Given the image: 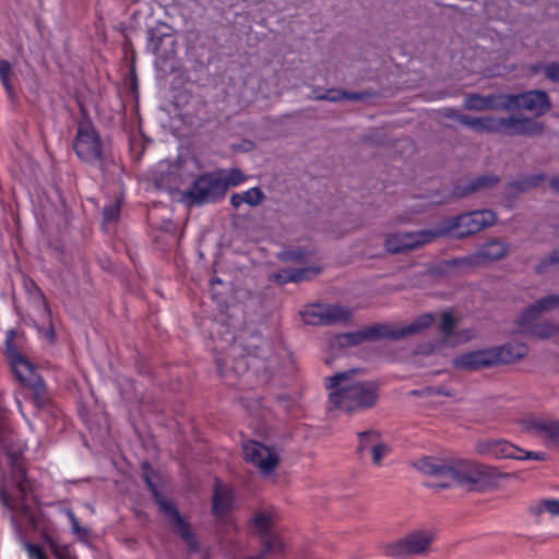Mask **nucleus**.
<instances>
[{
	"label": "nucleus",
	"instance_id": "obj_1",
	"mask_svg": "<svg viewBox=\"0 0 559 559\" xmlns=\"http://www.w3.org/2000/svg\"><path fill=\"white\" fill-rule=\"evenodd\" d=\"M324 386L330 407L348 415L373 408L380 399L381 383L364 378L358 368L328 377Z\"/></svg>",
	"mask_w": 559,
	"mask_h": 559
},
{
	"label": "nucleus",
	"instance_id": "obj_2",
	"mask_svg": "<svg viewBox=\"0 0 559 559\" xmlns=\"http://www.w3.org/2000/svg\"><path fill=\"white\" fill-rule=\"evenodd\" d=\"M465 127L480 133H492L504 136H539L545 132V123L522 115L497 116H467Z\"/></svg>",
	"mask_w": 559,
	"mask_h": 559
},
{
	"label": "nucleus",
	"instance_id": "obj_3",
	"mask_svg": "<svg viewBox=\"0 0 559 559\" xmlns=\"http://www.w3.org/2000/svg\"><path fill=\"white\" fill-rule=\"evenodd\" d=\"M515 477L514 473L476 461L453 463L452 479L471 491L498 488L503 481Z\"/></svg>",
	"mask_w": 559,
	"mask_h": 559
},
{
	"label": "nucleus",
	"instance_id": "obj_4",
	"mask_svg": "<svg viewBox=\"0 0 559 559\" xmlns=\"http://www.w3.org/2000/svg\"><path fill=\"white\" fill-rule=\"evenodd\" d=\"M497 223V214L491 210H477L442 219L447 236L464 239L474 236Z\"/></svg>",
	"mask_w": 559,
	"mask_h": 559
},
{
	"label": "nucleus",
	"instance_id": "obj_5",
	"mask_svg": "<svg viewBox=\"0 0 559 559\" xmlns=\"http://www.w3.org/2000/svg\"><path fill=\"white\" fill-rule=\"evenodd\" d=\"M436 533L431 530H414L384 546L385 555L392 558L426 557L432 548Z\"/></svg>",
	"mask_w": 559,
	"mask_h": 559
},
{
	"label": "nucleus",
	"instance_id": "obj_6",
	"mask_svg": "<svg viewBox=\"0 0 559 559\" xmlns=\"http://www.w3.org/2000/svg\"><path fill=\"white\" fill-rule=\"evenodd\" d=\"M82 119L78 124V133L73 142V148L78 157L85 163L102 160L103 143L98 132L87 117L85 107L80 104Z\"/></svg>",
	"mask_w": 559,
	"mask_h": 559
},
{
	"label": "nucleus",
	"instance_id": "obj_7",
	"mask_svg": "<svg viewBox=\"0 0 559 559\" xmlns=\"http://www.w3.org/2000/svg\"><path fill=\"white\" fill-rule=\"evenodd\" d=\"M510 253V245L501 238H490L481 243L473 253L456 260V265L475 269L488 266L506 259Z\"/></svg>",
	"mask_w": 559,
	"mask_h": 559
},
{
	"label": "nucleus",
	"instance_id": "obj_8",
	"mask_svg": "<svg viewBox=\"0 0 559 559\" xmlns=\"http://www.w3.org/2000/svg\"><path fill=\"white\" fill-rule=\"evenodd\" d=\"M246 462L252 464L263 476L275 473L281 463V455L276 448L265 445L255 440H248L242 444Z\"/></svg>",
	"mask_w": 559,
	"mask_h": 559
},
{
	"label": "nucleus",
	"instance_id": "obj_9",
	"mask_svg": "<svg viewBox=\"0 0 559 559\" xmlns=\"http://www.w3.org/2000/svg\"><path fill=\"white\" fill-rule=\"evenodd\" d=\"M506 111L524 109L543 116L551 109V103L545 91L534 90L520 94H506Z\"/></svg>",
	"mask_w": 559,
	"mask_h": 559
},
{
	"label": "nucleus",
	"instance_id": "obj_10",
	"mask_svg": "<svg viewBox=\"0 0 559 559\" xmlns=\"http://www.w3.org/2000/svg\"><path fill=\"white\" fill-rule=\"evenodd\" d=\"M477 451L483 455H492L496 459L536 460L545 461L546 455L540 452L524 451L504 440H486L479 442Z\"/></svg>",
	"mask_w": 559,
	"mask_h": 559
},
{
	"label": "nucleus",
	"instance_id": "obj_11",
	"mask_svg": "<svg viewBox=\"0 0 559 559\" xmlns=\"http://www.w3.org/2000/svg\"><path fill=\"white\" fill-rule=\"evenodd\" d=\"M225 194L224 186L218 174H210L195 180L187 195L193 200L192 203L202 204L212 202Z\"/></svg>",
	"mask_w": 559,
	"mask_h": 559
},
{
	"label": "nucleus",
	"instance_id": "obj_12",
	"mask_svg": "<svg viewBox=\"0 0 559 559\" xmlns=\"http://www.w3.org/2000/svg\"><path fill=\"white\" fill-rule=\"evenodd\" d=\"M489 350L493 366L515 364L528 355V347L522 342H508Z\"/></svg>",
	"mask_w": 559,
	"mask_h": 559
},
{
	"label": "nucleus",
	"instance_id": "obj_13",
	"mask_svg": "<svg viewBox=\"0 0 559 559\" xmlns=\"http://www.w3.org/2000/svg\"><path fill=\"white\" fill-rule=\"evenodd\" d=\"M506 94L467 93L464 95L463 108L468 111L506 110Z\"/></svg>",
	"mask_w": 559,
	"mask_h": 559
},
{
	"label": "nucleus",
	"instance_id": "obj_14",
	"mask_svg": "<svg viewBox=\"0 0 559 559\" xmlns=\"http://www.w3.org/2000/svg\"><path fill=\"white\" fill-rule=\"evenodd\" d=\"M452 367L462 371H476L493 367L489 348L461 354L452 360Z\"/></svg>",
	"mask_w": 559,
	"mask_h": 559
},
{
	"label": "nucleus",
	"instance_id": "obj_15",
	"mask_svg": "<svg viewBox=\"0 0 559 559\" xmlns=\"http://www.w3.org/2000/svg\"><path fill=\"white\" fill-rule=\"evenodd\" d=\"M559 308V294L546 296L528 306L516 319V324L527 325L536 321L543 313Z\"/></svg>",
	"mask_w": 559,
	"mask_h": 559
},
{
	"label": "nucleus",
	"instance_id": "obj_16",
	"mask_svg": "<svg viewBox=\"0 0 559 559\" xmlns=\"http://www.w3.org/2000/svg\"><path fill=\"white\" fill-rule=\"evenodd\" d=\"M142 468H143L144 479H145L148 488L151 489V491L159 507V510L163 513H165L167 516H169V520L171 521V523H174L175 521H177V518H181L180 513L178 512V510L171 502L166 501L162 497V493L158 491V489L154 483V479L157 478V475L152 469L150 464L147 462H143Z\"/></svg>",
	"mask_w": 559,
	"mask_h": 559
},
{
	"label": "nucleus",
	"instance_id": "obj_17",
	"mask_svg": "<svg viewBox=\"0 0 559 559\" xmlns=\"http://www.w3.org/2000/svg\"><path fill=\"white\" fill-rule=\"evenodd\" d=\"M10 364L15 377L23 385L36 388L40 384L33 364L22 354H14V359Z\"/></svg>",
	"mask_w": 559,
	"mask_h": 559
},
{
	"label": "nucleus",
	"instance_id": "obj_18",
	"mask_svg": "<svg viewBox=\"0 0 559 559\" xmlns=\"http://www.w3.org/2000/svg\"><path fill=\"white\" fill-rule=\"evenodd\" d=\"M234 507V496L231 490L223 485L218 479L215 480L214 492L212 497V513L218 519L226 516Z\"/></svg>",
	"mask_w": 559,
	"mask_h": 559
},
{
	"label": "nucleus",
	"instance_id": "obj_19",
	"mask_svg": "<svg viewBox=\"0 0 559 559\" xmlns=\"http://www.w3.org/2000/svg\"><path fill=\"white\" fill-rule=\"evenodd\" d=\"M525 428L552 442L559 443V421L539 417L524 420Z\"/></svg>",
	"mask_w": 559,
	"mask_h": 559
},
{
	"label": "nucleus",
	"instance_id": "obj_20",
	"mask_svg": "<svg viewBox=\"0 0 559 559\" xmlns=\"http://www.w3.org/2000/svg\"><path fill=\"white\" fill-rule=\"evenodd\" d=\"M276 521V512L272 508H259L252 512L250 525L253 533L260 537L272 533Z\"/></svg>",
	"mask_w": 559,
	"mask_h": 559
},
{
	"label": "nucleus",
	"instance_id": "obj_21",
	"mask_svg": "<svg viewBox=\"0 0 559 559\" xmlns=\"http://www.w3.org/2000/svg\"><path fill=\"white\" fill-rule=\"evenodd\" d=\"M416 466L426 476L452 479L453 463L449 464L442 460L425 457L419 460Z\"/></svg>",
	"mask_w": 559,
	"mask_h": 559
},
{
	"label": "nucleus",
	"instance_id": "obj_22",
	"mask_svg": "<svg viewBox=\"0 0 559 559\" xmlns=\"http://www.w3.org/2000/svg\"><path fill=\"white\" fill-rule=\"evenodd\" d=\"M519 333L526 334L536 338L546 340L559 336V324L550 321H543L535 323L531 321L527 325L516 324Z\"/></svg>",
	"mask_w": 559,
	"mask_h": 559
},
{
	"label": "nucleus",
	"instance_id": "obj_23",
	"mask_svg": "<svg viewBox=\"0 0 559 559\" xmlns=\"http://www.w3.org/2000/svg\"><path fill=\"white\" fill-rule=\"evenodd\" d=\"M383 245L390 254H403L414 251L409 231L390 233L385 236Z\"/></svg>",
	"mask_w": 559,
	"mask_h": 559
},
{
	"label": "nucleus",
	"instance_id": "obj_24",
	"mask_svg": "<svg viewBox=\"0 0 559 559\" xmlns=\"http://www.w3.org/2000/svg\"><path fill=\"white\" fill-rule=\"evenodd\" d=\"M369 342L379 340L400 341L403 340L401 325L388 324V323H376L366 326Z\"/></svg>",
	"mask_w": 559,
	"mask_h": 559
},
{
	"label": "nucleus",
	"instance_id": "obj_25",
	"mask_svg": "<svg viewBox=\"0 0 559 559\" xmlns=\"http://www.w3.org/2000/svg\"><path fill=\"white\" fill-rule=\"evenodd\" d=\"M409 235L414 251L433 242L439 238L445 237L442 221H440L435 228L411 230Z\"/></svg>",
	"mask_w": 559,
	"mask_h": 559
},
{
	"label": "nucleus",
	"instance_id": "obj_26",
	"mask_svg": "<svg viewBox=\"0 0 559 559\" xmlns=\"http://www.w3.org/2000/svg\"><path fill=\"white\" fill-rule=\"evenodd\" d=\"M261 543L260 555L266 559L270 555H282L285 552L286 544L282 535L277 532L267 533L259 537Z\"/></svg>",
	"mask_w": 559,
	"mask_h": 559
},
{
	"label": "nucleus",
	"instance_id": "obj_27",
	"mask_svg": "<svg viewBox=\"0 0 559 559\" xmlns=\"http://www.w3.org/2000/svg\"><path fill=\"white\" fill-rule=\"evenodd\" d=\"M328 325L347 324L353 319L352 308L338 304H325Z\"/></svg>",
	"mask_w": 559,
	"mask_h": 559
},
{
	"label": "nucleus",
	"instance_id": "obj_28",
	"mask_svg": "<svg viewBox=\"0 0 559 559\" xmlns=\"http://www.w3.org/2000/svg\"><path fill=\"white\" fill-rule=\"evenodd\" d=\"M435 321L436 318L432 313H424L414 319L411 323L401 325V334L403 338L419 334L430 328Z\"/></svg>",
	"mask_w": 559,
	"mask_h": 559
},
{
	"label": "nucleus",
	"instance_id": "obj_29",
	"mask_svg": "<svg viewBox=\"0 0 559 559\" xmlns=\"http://www.w3.org/2000/svg\"><path fill=\"white\" fill-rule=\"evenodd\" d=\"M302 320L311 325H328L325 304H313L301 311Z\"/></svg>",
	"mask_w": 559,
	"mask_h": 559
},
{
	"label": "nucleus",
	"instance_id": "obj_30",
	"mask_svg": "<svg viewBox=\"0 0 559 559\" xmlns=\"http://www.w3.org/2000/svg\"><path fill=\"white\" fill-rule=\"evenodd\" d=\"M367 438L371 439L370 452L372 454V461L376 465H379L383 455L388 452V447L380 441V435L374 430L359 433V439L366 440Z\"/></svg>",
	"mask_w": 559,
	"mask_h": 559
},
{
	"label": "nucleus",
	"instance_id": "obj_31",
	"mask_svg": "<svg viewBox=\"0 0 559 559\" xmlns=\"http://www.w3.org/2000/svg\"><path fill=\"white\" fill-rule=\"evenodd\" d=\"M10 459H11V464H12V468H13L16 489L20 492L21 500H24L25 496L27 495V492L29 490V484L26 479L25 472H24L22 465L20 464L19 456L13 455V456H10Z\"/></svg>",
	"mask_w": 559,
	"mask_h": 559
},
{
	"label": "nucleus",
	"instance_id": "obj_32",
	"mask_svg": "<svg viewBox=\"0 0 559 559\" xmlns=\"http://www.w3.org/2000/svg\"><path fill=\"white\" fill-rule=\"evenodd\" d=\"M500 182V178L493 174H487L473 179L465 188V194L480 190L491 189Z\"/></svg>",
	"mask_w": 559,
	"mask_h": 559
},
{
	"label": "nucleus",
	"instance_id": "obj_33",
	"mask_svg": "<svg viewBox=\"0 0 559 559\" xmlns=\"http://www.w3.org/2000/svg\"><path fill=\"white\" fill-rule=\"evenodd\" d=\"M160 2V9H164L165 19L160 20V23L166 25L168 28H173V23L181 16V10L176 0H158Z\"/></svg>",
	"mask_w": 559,
	"mask_h": 559
},
{
	"label": "nucleus",
	"instance_id": "obj_34",
	"mask_svg": "<svg viewBox=\"0 0 559 559\" xmlns=\"http://www.w3.org/2000/svg\"><path fill=\"white\" fill-rule=\"evenodd\" d=\"M336 341L341 346H356L369 342L367 329L340 334Z\"/></svg>",
	"mask_w": 559,
	"mask_h": 559
},
{
	"label": "nucleus",
	"instance_id": "obj_35",
	"mask_svg": "<svg viewBox=\"0 0 559 559\" xmlns=\"http://www.w3.org/2000/svg\"><path fill=\"white\" fill-rule=\"evenodd\" d=\"M173 524L176 528L177 534L185 540V543L191 549H197L198 543L189 524H187L182 518H177V521H175Z\"/></svg>",
	"mask_w": 559,
	"mask_h": 559
},
{
	"label": "nucleus",
	"instance_id": "obj_36",
	"mask_svg": "<svg viewBox=\"0 0 559 559\" xmlns=\"http://www.w3.org/2000/svg\"><path fill=\"white\" fill-rule=\"evenodd\" d=\"M221 182L224 186V191L226 192L229 187H235L246 180V176L238 168H233L227 173H217Z\"/></svg>",
	"mask_w": 559,
	"mask_h": 559
},
{
	"label": "nucleus",
	"instance_id": "obj_37",
	"mask_svg": "<svg viewBox=\"0 0 559 559\" xmlns=\"http://www.w3.org/2000/svg\"><path fill=\"white\" fill-rule=\"evenodd\" d=\"M457 324L459 318H456L452 312L444 311L441 313L439 330L445 337H450L452 335Z\"/></svg>",
	"mask_w": 559,
	"mask_h": 559
},
{
	"label": "nucleus",
	"instance_id": "obj_38",
	"mask_svg": "<svg viewBox=\"0 0 559 559\" xmlns=\"http://www.w3.org/2000/svg\"><path fill=\"white\" fill-rule=\"evenodd\" d=\"M545 179H546L545 174L531 175V176L523 177L521 179V181H519V182L512 183L511 187L523 192V191H527L530 189L536 188Z\"/></svg>",
	"mask_w": 559,
	"mask_h": 559
},
{
	"label": "nucleus",
	"instance_id": "obj_39",
	"mask_svg": "<svg viewBox=\"0 0 559 559\" xmlns=\"http://www.w3.org/2000/svg\"><path fill=\"white\" fill-rule=\"evenodd\" d=\"M318 274L320 269L317 267H304L298 270H287L283 272L284 282H301L308 278V274Z\"/></svg>",
	"mask_w": 559,
	"mask_h": 559
},
{
	"label": "nucleus",
	"instance_id": "obj_40",
	"mask_svg": "<svg viewBox=\"0 0 559 559\" xmlns=\"http://www.w3.org/2000/svg\"><path fill=\"white\" fill-rule=\"evenodd\" d=\"M552 265L559 266V248L549 252L546 257H544L535 266V272L537 274H542L548 270V267Z\"/></svg>",
	"mask_w": 559,
	"mask_h": 559
},
{
	"label": "nucleus",
	"instance_id": "obj_41",
	"mask_svg": "<svg viewBox=\"0 0 559 559\" xmlns=\"http://www.w3.org/2000/svg\"><path fill=\"white\" fill-rule=\"evenodd\" d=\"M243 194L245 203L249 204L250 206H257L263 202L265 199L264 193L262 190L258 187L251 188L247 190Z\"/></svg>",
	"mask_w": 559,
	"mask_h": 559
},
{
	"label": "nucleus",
	"instance_id": "obj_42",
	"mask_svg": "<svg viewBox=\"0 0 559 559\" xmlns=\"http://www.w3.org/2000/svg\"><path fill=\"white\" fill-rule=\"evenodd\" d=\"M548 512L554 516L559 518V500L556 499H545L542 500L536 507V513L540 514L542 512Z\"/></svg>",
	"mask_w": 559,
	"mask_h": 559
},
{
	"label": "nucleus",
	"instance_id": "obj_43",
	"mask_svg": "<svg viewBox=\"0 0 559 559\" xmlns=\"http://www.w3.org/2000/svg\"><path fill=\"white\" fill-rule=\"evenodd\" d=\"M438 114L440 116H442L443 118H445V119L456 120L462 126L465 127V121L467 120V115H464V114L460 112V110H457L455 108H451V107L443 108V109H440L438 111Z\"/></svg>",
	"mask_w": 559,
	"mask_h": 559
},
{
	"label": "nucleus",
	"instance_id": "obj_44",
	"mask_svg": "<svg viewBox=\"0 0 559 559\" xmlns=\"http://www.w3.org/2000/svg\"><path fill=\"white\" fill-rule=\"evenodd\" d=\"M346 92L341 88H330L325 94L316 95L317 100L340 102L344 99Z\"/></svg>",
	"mask_w": 559,
	"mask_h": 559
},
{
	"label": "nucleus",
	"instance_id": "obj_45",
	"mask_svg": "<svg viewBox=\"0 0 559 559\" xmlns=\"http://www.w3.org/2000/svg\"><path fill=\"white\" fill-rule=\"evenodd\" d=\"M119 213H120V201L117 200L114 204L107 206L104 210L105 223L116 222L119 217Z\"/></svg>",
	"mask_w": 559,
	"mask_h": 559
},
{
	"label": "nucleus",
	"instance_id": "obj_46",
	"mask_svg": "<svg viewBox=\"0 0 559 559\" xmlns=\"http://www.w3.org/2000/svg\"><path fill=\"white\" fill-rule=\"evenodd\" d=\"M10 74H11V64L5 60H0V76L3 85L5 86L8 92H12V86L10 83Z\"/></svg>",
	"mask_w": 559,
	"mask_h": 559
},
{
	"label": "nucleus",
	"instance_id": "obj_47",
	"mask_svg": "<svg viewBox=\"0 0 559 559\" xmlns=\"http://www.w3.org/2000/svg\"><path fill=\"white\" fill-rule=\"evenodd\" d=\"M545 76L554 83H559V62H550L543 68Z\"/></svg>",
	"mask_w": 559,
	"mask_h": 559
},
{
	"label": "nucleus",
	"instance_id": "obj_48",
	"mask_svg": "<svg viewBox=\"0 0 559 559\" xmlns=\"http://www.w3.org/2000/svg\"><path fill=\"white\" fill-rule=\"evenodd\" d=\"M68 514L70 516L74 534H76L81 540H84V542L87 540V538L90 536L88 530L80 526L76 518L74 516V514L71 511H69Z\"/></svg>",
	"mask_w": 559,
	"mask_h": 559
},
{
	"label": "nucleus",
	"instance_id": "obj_49",
	"mask_svg": "<svg viewBox=\"0 0 559 559\" xmlns=\"http://www.w3.org/2000/svg\"><path fill=\"white\" fill-rule=\"evenodd\" d=\"M15 335H16L15 331L10 330L8 332L7 340H5L7 353H8V357L10 359V361L14 359V354H21L19 352V349L13 345Z\"/></svg>",
	"mask_w": 559,
	"mask_h": 559
},
{
	"label": "nucleus",
	"instance_id": "obj_50",
	"mask_svg": "<svg viewBox=\"0 0 559 559\" xmlns=\"http://www.w3.org/2000/svg\"><path fill=\"white\" fill-rule=\"evenodd\" d=\"M378 94L373 91H364V92H360V93H348L346 92V96H344V99H349V100H364V99H368V98H373V97H377Z\"/></svg>",
	"mask_w": 559,
	"mask_h": 559
},
{
	"label": "nucleus",
	"instance_id": "obj_51",
	"mask_svg": "<svg viewBox=\"0 0 559 559\" xmlns=\"http://www.w3.org/2000/svg\"><path fill=\"white\" fill-rule=\"evenodd\" d=\"M413 394L419 395V394H426V395H444L448 397H451L453 393L448 390H443L442 388H426L421 392L413 391Z\"/></svg>",
	"mask_w": 559,
	"mask_h": 559
},
{
	"label": "nucleus",
	"instance_id": "obj_52",
	"mask_svg": "<svg viewBox=\"0 0 559 559\" xmlns=\"http://www.w3.org/2000/svg\"><path fill=\"white\" fill-rule=\"evenodd\" d=\"M25 548L33 559H47V556L39 546L26 543Z\"/></svg>",
	"mask_w": 559,
	"mask_h": 559
},
{
	"label": "nucleus",
	"instance_id": "obj_53",
	"mask_svg": "<svg viewBox=\"0 0 559 559\" xmlns=\"http://www.w3.org/2000/svg\"><path fill=\"white\" fill-rule=\"evenodd\" d=\"M0 497H1V500H2V503L11 509V510H14L15 508H17V504L15 502V498L12 497L4 488H2L0 490Z\"/></svg>",
	"mask_w": 559,
	"mask_h": 559
},
{
	"label": "nucleus",
	"instance_id": "obj_54",
	"mask_svg": "<svg viewBox=\"0 0 559 559\" xmlns=\"http://www.w3.org/2000/svg\"><path fill=\"white\" fill-rule=\"evenodd\" d=\"M52 551L58 559H72L70 551L67 547L52 546Z\"/></svg>",
	"mask_w": 559,
	"mask_h": 559
},
{
	"label": "nucleus",
	"instance_id": "obj_55",
	"mask_svg": "<svg viewBox=\"0 0 559 559\" xmlns=\"http://www.w3.org/2000/svg\"><path fill=\"white\" fill-rule=\"evenodd\" d=\"M230 203L234 207H239L242 203H245L242 193H235L230 198Z\"/></svg>",
	"mask_w": 559,
	"mask_h": 559
},
{
	"label": "nucleus",
	"instance_id": "obj_56",
	"mask_svg": "<svg viewBox=\"0 0 559 559\" xmlns=\"http://www.w3.org/2000/svg\"><path fill=\"white\" fill-rule=\"evenodd\" d=\"M247 362L245 360H240L236 367H233L231 371L235 372L236 377H238L247 370Z\"/></svg>",
	"mask_w": 559,
	"mask_h": 559
},
{
	"label": "nucleus",
	"instance_id": "obj_57",
	"mask_svg": "<svg viewBox=\"0 0 559 559\" xmlns=\"http://www.w3.org/2000/svg\"><path fill=\"white\" fill-rule=\"evenodd\" d=\"M370 444H371V439L367 438L366 440H362L360 439V445L358 448V451L360 453H364L365 451H370Z\"/></svg>",
	"mask_w": 559,
	"mask_h": 559
},
{
	"label": "nucleus",
	"instance_id": "obj_58",
	"mask_svg": "<svg viewBox=\"0 0 559 559\" xmlns=\"http://www.w3.org/2000/svg\"><path fill=\"white\" fill-rule=\"evenodd\" d=\"M45 336L48 338V341L50 343H55V341H56V332H55V328H53L52 324H50V326L45 332Z\"/></svg>",
	"mask_w": 559,
	"mask_h": 559
},
{
	"label": "nucleus",
	"instance_id": "obj_59",
	"mask_svg": "<svg viewBox=\"0 0 559 559\" xmlns=\"http://www.w3.org/2000/svg\"><path fill=\"white\" fill-rule=\"evenodd\" d=\"M549 186L554 191L559 192V176L550 179Z\"/></svg>",
	"mask_w": 559,
	"mask_h": 559
},
{
	"label": "nucleus",
	"instance_id": "obj_60",
	"mask_svg": "<svg viewBox=\"0 0 559 559\" xmlns=\"http://www.w3.org/2000/svg\"><path fill=\"white\" fill-rule=\"evenodd\" d=\"M5 423L2 418V416L0 415V440H5Z\"/></svg>",
	"mask_w": 559,
	"mask_h": 559
},
{
	"label": "nucleus",
	"instance_id": "obj_61",
	"mask_svg": "<svg viewBox=\"0 0 559 559\" xmlns=\"http://www.w3.org/2000/svg\"><path fill=\"white\" fill-rule=\"evenodd\" d=\"M544 67H545L544 64H536V66H533V67H532V70H533L534 72H540V71L543 72V68H544Z\"/></svg>",
	"mask_w": 559,
	"mask_h": 559
},
{
	"label": "nucleus",
	"instance_id": "obj_62",
	"mask_svg": "<svg viewBox=\"0 0 559 559\" xmlns=\"http://www.w3.org/2000/svg\"><path fill=\"white\" fill-rule=\"evenodd\" d=\"M44 307H45V311L50 316V309H49V306H48V302L46 301V299H44Z\"/></svg>",
	"mask_w": 559,
	"mask_h": 559
},
{
	"label": "nucleus",
	"instance_id": "obj_63",
	"mask_svg": "<svg viewBox=\"0 0 559 559\" xmlns=\"http://www.w3.org/2000/svg\"><path fill=\"white\" fill-rule=\"evenodd\" d=\"M436 486H437V487H440V488H445V487H448V486H449V484H448V483H439V484H437Z\"/></svg>",
	"mask_w": 559,
	"mask_h": 559
},
{
	"label": "nucleus",
	"instance_id": "obj_64",
	"mask_svg": "<svg viewBox=\"0 0 559 559\" xmlns=\"http://www.w3.org/2000/svg\"><path fill=\"white\" fill-rule=\"evenodd\" d=\"M225 377H226V380H227L229 383H233V380H234V379H233V377H230L229 374H226Z\"/></svg>",
	"mask_w": 559,
	"mask_h": 559
}]
</instances>
